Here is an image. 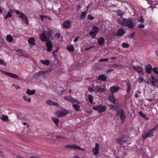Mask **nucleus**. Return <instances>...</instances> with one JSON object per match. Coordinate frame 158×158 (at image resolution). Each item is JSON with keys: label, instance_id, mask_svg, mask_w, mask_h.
Instances as JSON below:
<instances>
[{"label": "nucleus", "instance_id": "nucleus-1", "mask_svg": "<svg viewBox=\"0 0 158 158\" xmlns=\"http://www.w3.org/2000/svg\"><path fill=\"white\" fill-rule=\"evenodd\" d=\"M133 21V19L129 18L126 19L122 18L118 19L117 22L118 24L122 26L128 27L129 29H133L135 25Z\"/></svg>", "mask_w": 158, "mask_h": 158}, {"label": "nucleus", "instance_id": "nucleus-2", "mask_svg": "<svg viewBox=\"0 0 158 158\" xmlns=\"http://www.w3.org/2000/svg\"><path fill=\"white\" fill-rule=\"evenodd\" d=\"M109 106L110 110L114 109L115 111H117L116 116L120 117L121 123H123L126 117V114L124 110L123 109H121L120 110H116V108H118V106L117 105L114 106L110 104L109 105Z\"/></svg>", "mask_w": 158, "mask_h": 158}, {"label": "nucleus", "instance_id": "nucleus-3", "mask_svg": "<svg viewBox=\"0 0 158 158\" xmlns=\"http://www.w3.org/2000/svg\"><path fill=\"white\" fill-rule=\"evenodd\" d=\"M15 12L17 14L19 17L25 23L28 25L29 23L28 20L27 16L22 12L17 10H15Z\"/></svg>", "mask_w": 158, "mask_h": 158}, {"label": "nucleus", "instance_id": "nucleus-4", "mask_svg": "<svg viewBox=\"0 0 158 158\" xmlns=\"http://www.w3.org/2000/svg\"><path fill=\"white\" fill-rule=\"evenodd\" d=\"M106 107L105 105L102 106L100 104L97 106L94 107L93 109L95 110L98 111L99 113H103L105 111L106 109Z\"/></svg>", "mask_w": 158, "mask_h": 158}, {"label": "nucleus", "instance_id": "nucleus-5", "mask_svg": "<svg viewBox=\"0 0 158 158\" xmlns=\"http://www.w3.org/2000/svg\"><path fill=\"white\" fill-rule=\"evenodd\" d=\"M69 113V111L68 110H64L61 111H57L56 113V115L58 117L64 116Z\"/></svg>", "mask_w": 158, "mask_h": 158}, {"label": "nucleus", "instance_id": "nucleus-6", "mask_svg": "<svg viewBox=\"0 0 158 158\" xmlns=\"http://www.w3.org/2000/svg\"><path fill=\"white\" fill-rule=\"evenodd\" d=\"M65 148L66 149H71L74 150L77 149L83 151H84L85 149L84 148H81L80 146H77L76 145H67L65 146Z\"/></svg>", "mask_w": 158, "mask_h": 158}, {"label": "nucleus", "instance_id": "nucleus-7", "mask_svg": "<svg viewBox=\"0 0 158 158\" xmlns=\"http://www.w3.org/2000/svg\"><path fill=\"white\" fill-rule=\"evenodd\" d=\"M132 68L134 69L135 71H136L138 73L141 74L142 75H144L143 69L141 67L138 66H135L133 65Z\"/></svg>", "mask_w": 158, "mask_h": 158}, {"label": "nucleus", "instance_id": "nucleus-8", "mask_svg": "<svg viewBox=\"0 0 158 158\" xmlns=\"http://www.w3.org/2000/svg\"><path fill=\"white\" fill-rule=\"evenodd\" d=\"M2 72L4 73L5 75H7L8 76L14 78L16 79H18L19 80H20V79L19 78V77L17 74L12 73H10L7 72L2 71Z\"/></svg>", "mask_w": 158, "mask_h": 158}, {"label": "nucleus", "instance_id": "nucleus-9", "mask_svg": "<svg viewBox=\"0 0 158 158\" xmlns=\"http://www.w3.org/2000/svg\"><path fill=\"white\" fill-rule=\"evenodd\" d=\"M153 136V132L149 130L145 135L143 136V139L144 140L148 137H151Z\"/></svg>", "mask_w": 158, "mask_h": 158}, {"label": "nucleus", "instance_id": "nucleus-10", "mask_svg": "<svg viewBox=\"0 0 158 158\" xmlns=\"http://www.w3.org/2000/svg\"><path fill=\"white\" fill-rule=\"evenodd\" d=\"M46 45L47 47L48 51L50 52L52 50L53 45L52 44L51 41L49 40H48L46 42Z\"/></svg>", "mask_w": 158, "mask_h": 158}, {"label": "nucleus", "instance_id": "nucleus-11", "mask_svg": "<svg viewBox=\"0 0 158 158\" xmlns=\"http://www.w3.org/2000/svg\"><path fill=\"white\" fill-rule=\"evenodd\" d=\"M99 146L98 143H96L95 144V147L93 149V152L95 155H97L99 152Z\"/></svg>", "mask_w": 158, "mask_h": 158}, {"label": "nucleus", "instance_id": "nucleus-12", "mask_svg": "<svg viewBox=\"0 0 158 158\" xmlns=\"http://www.w3.org/2000/svg\"><path fill=\"white\" fill-rule=\"evenodd\" d=\"M120 89L119 86L116 85L114 86L111 87L110 88V91L112 93H114L116 92Z\"/></svg>", "mask_w": 158, "mask_h": 158}, {"label": "nucleus", "instance_id": "nucleus-13", "mask_svg": "<svg viewBox=\"0 0 158 158\" xmlns=\"http://www.w3.org/2000/svg\"><path fill=\"white\" fill-rule=\"evenodd\" d=\"M40 40L42 42H45L48 40L47 37L45 35V34L42 33H41L39 36Z\"/></svg>", "mask_w": 158, "mask_h": 158}, {"label": "nucleus", "instance_id": "nucleus-14", "mask_svg": "<svg viewBox=\"0 0 158 158\" xmlns=\"http://www.w3.org/2000/svg\"><path fill=\"white\" fill-rule=\"evenodd\" d=\"M97 42L100 46H102L105 44V40L102 37H100L97 39Z\"/></svg>", "mask_w": 158, "mask_h": 158}, {"label": "nucleus", "instance_id": "nucleus-15", "mask_svg": "<svg viewBox=\"0 0 158 158\" xmlns=\"http://www.w3.org/2000/svg\"><path fill=\"white\" fill-rule=\"evenodd\" d=\"M152 67L150 64H148L146 66L145 71L148 74L151 73L152 72Z\"/></svg>", "mask_w": 158, "mask_h": 158}, {"label": "nucleus", "instance_id": "nucleus-16", "mask_svg": "<svg viewBox=\"0 0 158 158\" xmlns=\"http://www.w3.org/2000/svg\"><path fill=\"white\" fill-rule=\"evenodd\" d=\"M70 24L71 21L69 20H67L64 22L63 26L64 28H68L70 26Z\"/></svg>", "mask_w": 158, "mask_h": 158}, {"label": "nucleus", "instance_id": "nucleus-17", "mask_svg": "<svg viewBox=\"0 0 158 158\" xmlns=\"http://www.w3.org/2000/svg\"><path fill=\"white\" fill-rule=\"evenodd\" d=\"M46 103L48 105L52 106H59V104L57 103H56L51 100H48L46 101Z\"/></svg>", "mask_w": 158, "mask_h": 158}, {"label": "nucleus", "instance_id": "nucleus-18", "mask_svg": "<svg viewBox=\"0 0 158 158\" xmlns=\"http://www.w3.org/2000/svg\"><path fill=\"white\" fill-rule=\"evenodd\" d=\"M35 40L34 38L33 37H30L28 40V43L31 45H32L33 46L35 45Z\"/></svg>", "mask_w": 158, "mask_h": 158}, {"label": "nucleus", "instance_id": "nucleus-19", "mask_svg": "<svg viewBox=\"0 0 158 158\" xmlns=\"http://www.w3.org/2000/svg\"><path fill=\"white\" fill-rule=\"evenodd\" d=\"M64 98L68 102H71L72 103L74 102V101H75L74 98H73L69 96H66L64 97Z\"/></svg>", "mask_w": 158, "mask_h": 158}, {"label": "nucleus", "instance_id": "nucleus-20", "mask_svg": "<svg viewBox=\"0 0 158 158\" xmlns=\"http://www.w3.org/2000/svg\"><path fill=\"white\" fill-rule=\"evenodd\" d=\"M35 93V89L30 90L29 89H27L26 93L28 95H33Z\"/></svg>", "mask_w": 158, "mask_h": 158}, {"label": "nucleus", "instance_id": "nucleus-21", "mask_svg": "<svg viewBox=\"0 0 158 158\" xmlns=\"http://www.w3.org/2000/svg\"><path fill=\"white\" fill-rule=\"evenodd\" d=\"M107 77L104 75H100L98 77V79L102 81H105L106 80Z\"/></svg>", "mask_w": 158, "mask_h": 158}, {"label": "nucleus", "instance_id": "nucleus-22", "mask_svg": "<svg viewBox=\"0 0 158 158\" xmlns=\"http://www.w3.org/2000/svg\"><path fill=\"white\" fill-rule=\"evenodd\" d=\"M118 36H120L124 34L125 31L122 28L119 29L117 31Z\"/></svg>", "mask_w": 158, "mask_h": 158}, {"label": "nucleus", "instance_id": "nucleus-23", "mask_svg": "<svg viewBox=\"0 0 158 158\" xmlns=\"http://www.w3.org/2000/svg\"><path fill=\"white\" fill-rule=\"evenodd\" d=\"M115 13H117L116 15L119 16L120 17H123L124 14L123 12L121 11V10H117L114 11Z\"/></svg>", "mask_w": 158, "mask_h": 158}, {"label": "nucleus", "instance_id": "nucleus-24", "mask_svg": "<svg viewBox=\"0 0 158 158\" xmlns=\"http://www.w3.org/2000/svg\"><path fill=\"white\" fill-rule=\"evenodd\" d=\"M126 84L127 85V94H128L129 93L130 90L131 88V82L128 81H127L126 83Z\"/></svg>", "mask_w": 158, "mask_h": 158}, {"label": "nucleus", "instance_id": "nucleus-25", "mask_svg": "<svg viewBox=\"0 0 158 158\" xmlns=\"http://www.w3.org/2000/svg\"><path fill=\"white\" fill-rule=\"evenodd\" d=\"M73 107L75 110L77 111H79L80 110V106L78 104H73Z\"/></svg>", "mask_w": 158, "mask_h": 158}, {"label": "nucleus", "instance_id": "nucleus-26", "mask_svg": "<svg viewBox=\"0 0 158 158\" xmlns=\"http://www.w3.org/2000/svg\"><path fill=\"white\" fill-rule=\"evenodd\" d=\"M95 89H96L97 91V92H103L105 91L106 90L105 88H102L98 85L96 86V87L95 88Z\"/></svg>", "mask_w": 158, "mask_h": 158}, {"label": "nucleus", "instance_id": "nucleus-27", "mask_svg": "<svg viewBox=\"0 0 158 158\" xmlns=\"http://www.w3.org/2000/svg\"><path fill=\"white\" fill-rule=\"evenodd\" d=\"M13 12V11L12 10H10L9 12H8L7 15H6L5 17L6 19H7L8 17H12V13Z\"/></svg>", "mask_w": 158, "mask_h": 158}, {"label": "nucleus", "instance_id": "nucleus-28", "mask_svg": "<svg viewBox=\"0 0 158 158\" xmlns=\"http://www.w3.org/2000/svg\"><path fill=\"white\" fill-rule=\"evenodd\" d=\"M13 38L11 36L9 35H7L6 40L9 42L10 43L13 41Z\"/></svg>", "mask_w": 158, "mask_h": 158}, {"label": "nucleus", "instance_id": "nucleus-29", "mask_svg": "<svg viewBox=\"0 0 158 158\" xmlns=\"http://www.w3.org/2000/svg\"><path fill=\"white\" fill-rule=\"evenodd\" d=\"M47 71H40L39 72H37L36 73V75L38 76H40L41 75H44Z\"/></svg>", "mask_w": 158, "mask_h": 158}, {"label": "nucleus", "instance_id": "nucleus-30", "mask_svg": "<svg viewBox=\"0 0 158 158\" xmlns=\"http://www.w3.org/2000/svg\"><path fill=\"white\" fill-rule=\"evenodd\" d=\"M67 49L69 52H73L74 51V48L73 46L72 45L68 46Z\"/></svg>", "mask_w": 158, "mask_h": 158}, {"label": "nucleus", "instance_id": "nucleus-31", "mask_svg": "<svg viewBox=\"0 0 158 158\" xmlns=\"http://www.w3.org/2000/svg\"><path fill=\"white\" fill-rule=\"evenodd\" d=\"M40 62L43 64L46 65H49L50 64V61L48 60H46L45 61L40 60Z\"/></svg>", "mask_w": 158, "mask_h": 158}, {"label": "nucleus", "instance_id": "nucleus-32", "mask_svg": "<svg viewBox=\"0 0 158 158\" xmlns=\"http://www.w3.org/2000/svg\"><path fill=\"white\" fill-rule=\"evenodd\" d=\"M52 118L53 122L57 126H58L59 121L58 118L56 117H52Z\"/></svg>", "mask_w": 158, "mask_h": 158}, {"label": "nucleus", "instance_id": "nucleus-33", "mask_svg": "<svg viewBox=\"0 0 158 158\" xmlns=\"http://www.w3.org/2000/svg\"><path fill=\"white\" fill-rule=\"evenodd\" d=\"M93 30L94 31L96 34H97L99 31L98 28L96 26H94L93 27Z\"/></svg>", "mask_w": 158, "mask_h": 158}, {"label": "nucleus", "instance_id": "nucleus-34", "mask_svg": "<svg viewBox=\"0 0 158 158\" xmlns=\"http://www.w3.org/2000/svg\"><path fill=\"white\" fill-rule=\"evenodd\" d=\"M88 97L89 102L91 104H92L93 103V100L94 98V97L90 94H89L88 95Z\"/></svg>", "mask_w": 158, "mask_h": 158}, {"label": "nucleus", "instance_id": "nucleus-35", "mask_svg": "<svg viewBox=\"0 0 158 158\" xmlns=\"http://www.w3.org/2000/svg\"><path fill=\"white\" fill-rule=\"evenodd\" d=\"M90 35L92 36V39H95L96 38V35L97 34H96L95 33V32L94 31H91L89 32Z\"/></svg>", "mask_w": 158, "mask_h": 158}, {"label": "nucleus", "instance_id": "nucleus-36", "mask_svg": "<svg viewBox=\"0 0 158 158\" xmlns=\"http://www.w3.org/2000/svg\"><path fill=\"white\" fill-rule=\"evenodd\" d=\"M24 100L28 102H30L31 101V99L30 98H27L26 96H23Z\"/></svg>", "mask_w": 158, "mask_h": 158}, {"label": "nucleus", "instance_id": "nucleus-37", "mask_svg": "<svg viewBox=\"0 0 158 158\" xmlns=\"http://www.w3.org/2000/svg\"><path fill=\"white\" fill-rule=\"evenodd\" d=\"M56 138L57 139H60V142H63L64 141L65 138L62 136L60 135H57L56 136Z\"/></svg>", "mask_w": 158, "mask_h": 158}, {"label": "nucleus", "instance_id": "nucleus-38", "mask_svg": "<svg viewBox=\"0 0 158 158\" xmlns=\"http://www.w3.org/2000/svg\"><path fill=\"white\" fill-rule=\"evenodd\" d=\"M151 78L152 79V80H153L151 82L152 83V84L153 85H154V83H155L156 82H157V80L156 79H155L154 78V77L152 75L151 76Z\"/></svg>", "mask_w": 158, "mask_h": 158}, {"label": "nucleus", "instance_id": "nucleus-39", "mask_svg": "<svg viewBox=\"0 0 158 158\" xmlns=\"http://www.w3.org/2000/svg\"><path fill=\"white\" fill-rule=\"evenodd\" d=\"M122 46L123 48H127L129 47V45L128 43H124L122 44Z\"/></svg>", "mask_w": 158, "mask_h": 158}, {"label": "nucleus", "instance_id": "nucleus-40", "mask_svg": "<svg viewBox=\"0 0 158 158\" xmlns=\"http://www.w3.org/2000/svg\"><path fill=\"white\" fill-rule=\"evenodd\" d=\"M1 119L3 121H7L8 120V117L7 116L3 115L2 117L1 118Z\"/></svg>", "mask_w": 158, "mask_h": 158}, {"label": "nucleus", "instance_id": "nucleus-41", "mask_svg": "<svg viewBox=\"0 0 158 158\" xmlns=\"http://www.w3.org/2000/svg\"><path fill=\"white\" fill-rule=\"evenodd\" d=\"M152 71L155 74L158 75V68L156 67L152 69Z\"/></svg>", "mask_w": 158, "mask_h": 158}, {"label": "nucleus", "instance_id": "nucleus-42", "mask_svg": "<svg viewBox=\"0 0 158 158\" xmlns=\"http://www.w3.org/2000/svg\"><path fill=\"white\" fill-rule=\"evenodd\" d=\"M158 128V124H156L155 126L150 129V130L152 131L153 132L157 130Z\"/></svg>", "mask_w": 158, "mask_h": 158}, {"label": "nucleus", "instance_id": "nucleus-43", "mask_svg": "<svg viewBox=\"0 0 158 158\" xmlns=\"http://www.w3.org/2000/svg\"><path fill=\"white\" fill-rule=\"evenodd\" d=\"M139 115L142 118H146V115L143 114L142 111H140L139 112Z\"/></svg>", "mask_w": 158, "mask_h": 158}, {"label": "nucleus", "instance_id": "nucleus-44", "mask_svg": "<svg viewBox=\"0 0 158 158\" xmlns=\"http://www.w3.org/2000/svg\"><path fill=\"white\" fill-rule=\"evenodd\" d=\"M86 13L85 12H83L81 13V15L80 17L81 19H83L85 17Z\"/></svg>", "mask_w": 158, "mask_h": 158}, {"label": "nucleus", "instance_id": "nucleus-45", "mask_svg": "<svg viewBox=\"0 0 158 158\" xmlns=\"http://www.w3.org/2000/svg\"><path fill=\"white\" fill-rule=\"evenodd\" d=\"M109 60V59L108 58H102V59H101L100 60H98V62H104V61H108Z\"/></svg>", "mask_w": 158, "mask_h": 158}, {"label": "nucleus", "instance_id": "nucleus-46", "mask_svg": "<svg viewBox=\"0 0 158 158\" xmlns=\"http://www.w3.org/2000/svg\"><path fill=\"white\" fill-rule=\"evenodd\" d=\"M95 45H92V46L89 47H87V48H85V51H87V50H89V49H90L91 48H95Z\"/></svg>", "mask_w": 158, "mask_h": 158}, {"label": "nucleus", "instance_id": "nucleus-47", "mask_svg": "<svg viewBox=\"0 0 158 158\" xmlns=\"http://www.w3.org/2000/svg\"><path fill=\"white\" fill-rule=\"evenodd\" d=\"M0 64L2 65H4L5 66H6L7 64L5 63L3 60H1L0 59Z\"/></svg>", "mask_w": 158, "mask_h": 158}, {"label": "nucleus", "instance_id": "nucleus-48", "mask_svg": "<svg viewBox=\"0 0 158 158\" xmlns=\"http://www.w3.org/2000/svg\"><path fill=\"white\" fill-rule=\"evenodd\" d=\"M12 85L15 87L16 89H19L20 88L19 85H16L15 84H13Z\"/></svg>", "mask_w": 158, "mask_h": 158}, {"label": "nucleus", "instance_id": "nucleus-49", "mask_svg": "<svg viewBox=\"0 0 158 158\" xmlns=\"http://www.w3.org/2000/svg\"><path fill=\"white\" fill-rule=\"evenodd\" d=\"M140 90H138L135 93V98H137L139 97L138 94H140Z\"/></svg>", "mask_w": 158, "mask_h": 158}, {"label": "nucleus", "instance_id": "nucleus-50", "mask_svg": "<svg viewBox=\"0 0 158 158\" xmlns=\"http://www.w3.org/2000/svg\"><path fill=\"white\" fill-rule=\"evenodd\" d=\"M0 42L3 45L5 44V41L4 39L2 38H0Z\"/></svg>", "mask_w": 158, "mask_h": 158}, {"label": "nucleus", "instance_id": "nucleus-51", "mask_svg": "<svg viewBox=\"0 0 158 158\" xmlns=\"http://www.w3.org/2000/svg\"><path fill=\"white\" fill-rule=\"evenodd\" d=\"M88 19L89 20H92L94 19V18L93 17L91 16L90 15H89L87 16Z\"/></svg>", "mask_w": 158, "mask_h": 158}, {"label": "nucleus", "instance_id": "nucleus-52", "mask_svg": "<svg viewBox=\"0 0 158 158\" xmlns=\"http://www.w3.org/2000/svg\"><path fill=\"white\" fill-rule=\"evenodd\" d=\"M111 66L114 69H117L118 67V65L115 64L111 65Z\"/></svg>", "mask_w": 158, "mask_h": 158}, {"label": "nucleus", "instance_id": "nucleus-53", "mask_svg": "<svg viewBox=\"0 0 158 158\" xmlns=\"http://www.w3.org/2000/svg\"><path fill=\"white\" fill-rule=\"evenodd\" d=\"M88 90L89 92L91 93H93L94 91L93 88L90 87H89L88 88Z\"/></svg>", "mask_w": 158, "mask_h": 158}, {"label": "nucleus", "instance_id": "nucleus-54", "mask_svg": "<svg viewBox=\"0 0 158 158\" xmlns=\"http://www.w3.org/2000/svg\"><path fill=\"white\" fill-rule=\"evenodd\" d=\"M52 55L54 57L55 59L56 60H58V57L56 55V53H54V52H52Z\"/></svg>", "mask_w": 158, "mask_h": 158}, {"label": "nucleus", "instance_id": "nucleus-55", "mask_svg": "<svg viewBox=\"0 0 158 158\" xmlns=\"http://www.w3.org/2000/svg\"><path fill=\"white\" fill-rule=\"evenodd\" d=\"M138 27L140 28H143L144 27V25L142 24H138Z\"/></svg>", "mask_w": 158, "mask_h": 158}, {"label": "nucleus", "instance_id": "nucleus-56", "mask_svg": "<svg viewBox=\"0 0 158 158\" xmlns=\"http://www.w3.org/2000/svg\"><path fill=\"white\" fill-rule=\"evenodd\" d=\"M139 22L141 23H143L144 21V19L143 17L142 16H141L140 19L138 20Z\"/></svg>", "mask_w": 158, "mask_h": 158}, {"label": "nucleus", "instance_id": "nucleus-57", "mask_svg": "<svg viewBox=\"0 0 158 158\" xmlns=\"http://www.w3.org/2000/svg\"><path fill=\"white\" fill-rule=\"evenodd\" d=\"M144 80L143 78L142 77H140L139 79V83H142Z\"/></svg>", "mask_w": 158, "mask_h": 158}, {"label": "nucleus", "instance_id": "nucleus-58", "mask_svg": "<svg viewBox=\"0 0 158 158\" xmlns=\"http://www.w3.org/2000/svg\"><path fill=\"white\" fill-rule=\"evenodd\" d=\"M60 34L59 33H56L55 35L56 37L58 39H59L60 37Z\"/></svg>", "mask_w": 158, "mask_h": 158}, {"label": "nucleus", "instance_id": "nucleus-59", "mask_svg": "<svg viewBox=\"0 0 158 158\" xmlns=\"http://www.w3.org/2000/svg\"><path fill=\"white\" fill-rule=\"evenodd\" d=\"M16 52H19L20 53H22L23 52V51L22 50L20 49H17L16 50Z\"/></svg>", "mask_w": 158, "mask_h": 158}, {"label": "nucleus", "instance_id": "nucleus-60", "mask_svg": "<svg viewBox=\"0 0 158 158\" xmlns=\"http://www.w3.org/2000/svg\"><path fill=\"white\" fill-rule=\"evenodd\" d=\"M116 99L114 98L113 99L110 100V102L113 103L115 104L116 102Z\"/></svg>", "mask_w": 158, "mask_h": 158}, {"label": "nucleus", "instance_id": "nucleus-61", "mask_svg": "<svg viewBox=\"0 0 158 158\" xmlns=\"http://www.w3.org/2000/svg\"><path fill=\"white\" fill-rule=\"evenodd\" d=\"M40 17L41 18V19H46V18H48V16H46V15H41L40 16Z\"/></svg>", "mask_w": 158, "mask_h": 158}, {"label": "nucleus", "instance_id": "nucleus-62", "mask_svg": "<svg viewBox=\"0 0 158 158\" xmlns=\"http://www.w3.org/2000/svg\"><path fill=\"white\" fill-rule=\"evenodd\" d=\"M118 144L122 145L123 144L122 140L120 139H118Z\"/></svg>", "mask_w": 158, "mask_h": 158}, {"label": "nucleus", "instance_id": "nucleus-63", "mask_svg": "<svg viewBox=\"0 0 158 158\" xmlns=\"http://www.w3.org/2000/svg\"><path fill=\"white\" fill-rule=\"evenodd\" d=\"M154 99V98H152L150 99H147V100L149 102H152V101H153Z\"/></svg>", "mask_w": 158, "mask_h": 158}, {"label": "nucleus", "instance_id": "nucleus-64", "mask_svg": "<svg viewBox=\"0 0 158 158\" xmlns=\"http://www.w3.org/2000/svg\"><path fill=\"white\" fill-rule=\"evenodd\" d=\"M79 36H78L74 40V42H76L78 40V39L79 38Z\"/></svg>", "mask_w": 158, "mask_h": 158}]
</instances>
